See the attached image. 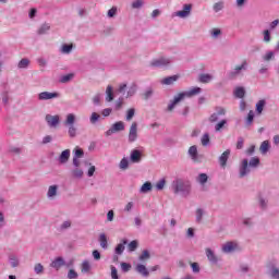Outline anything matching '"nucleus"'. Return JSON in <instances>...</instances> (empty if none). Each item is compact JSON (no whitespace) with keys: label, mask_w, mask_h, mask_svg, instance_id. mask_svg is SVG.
<instances>
[{"label":"nucleus","mask_w":279,"mask_h":279,"mask_svg":"<svg viewBox=\"0 0 279 279\" xmlns=\"http://www.w3.org/2000/svg\"><path fill=\"white\" fill-rule=\"evenodd\" d=\"M260 166V158L252 157L250 160L243 159L239 166V178H247L252 173V169H258Z\"/></svg>","instance_id":"nucleus-1"},{"label":"nucleus","mask_w":279,"mask_h":279,"mask_svg":"<svg viewBox=\"0 0 279 279\" xmlns=\"http://www.w3.org/2000/svg\"><path fill=\"white\" fill-rule=\"evenodd\" d=\"M199 93H202L201 87H194L189 92L179 93L177 96H174L172 100H170V104L168 105L167 108L168 112H173L175 106L179 105L180 101H182L183 99H186V97H195V95H199Z\"/></svg>","instance_id":"nucleus-2"},{"label":"nucleus","mask_w":279,"mask_h":279,"mask_svg":"<svg viewBox=\"0 0 279 279\" xmlns=\"http://www.w3.org/2000/svg\"><path fill=\"white\" fill-rule=\"evenodd\" d=\"M172 189L174 195L181 194L183 197L191 195V182L184 181L182 179H177L172 182Z\"/></svg>","instance_id":"nucleus-3"},{"label":"nucleus","mask_w":279,"mask_h":279,"mask_svg":"<svg viewBox=\"0 0 279 279\" xmlns=\"http://www.w3.org/2000/svg\"><path fill=\"white\" fill-rule=\"evenodd\" d=\"M75 114L69 113L63 122V125L68 128V136L70 138H75L77 136V126H75Z\"/></svg>","instance_id":"nucleus-4"},{"label":"nucleus","mask_w":279,"mask_h":279,"mask_svg":"<svg viewBox=\"0 0 279 279\" xmlns=\"http://www.w3.org/2000/svg\"><path fill=\"white\" fill-rule=\"evenodd\" d=\"M266 274L271 279H279V268L276 259H270L266 263Z\"/></svg>","instance_id":"nucleus-5"},{"label":"nucleus","mask_w":279,"mask_h":279,"mask_svg":"<svg viewBox=\"0 0 279 279\" xmlns=\"http://www.w3.org/2000/svg\"><path fill=\"white\" fill-rule=\"evenodd\" d=\"M125 130V123L123 121H118L111 125V128L105 133L106 136H112L117 132H123Z\"/></svg>","instance_id":"nucleus-6"},{"label":"nucleus","mask_w":279,"mask_h":279,"mask_svg":"<svg viewBox=\"0 0 279 279\" xmlns=\"http://www.w3.org/2000/svg\"><path fill=\"white\" fill-rule=\"evenodd\" d=\"M60 93L58 92H41L38 94L39 101H49V99H58Z\"/></svg>","instance_id":"nucleus-7"},{"label":"nucleus","mask_w":279,"mask_h":279,"mask_svg":"<svg viewBox=\"0 0 279 279\" xmlns=\"http://www.w3.org/2000/svg\"><path fill=\"white\" fill-rule=\"evenodd\" d=\"M138 138V124L133 122L129 130V143H136Z\"/></svg>","instance_id":"nucleus-8"},{"label":"nucleus","mask_w":279,"mask_h":279,"mask_svg":"<svg viewBox=\"0 0 279 279\" xmlns=\"http://www.w3.org/2000/svg\"><path fill=\"white\" fill-rule=\"evenodd\" d=\"M241 71H247V61L244 60L242 64L234 68V71L229 72V78L234 80V77L241 75Z\"/></svg>","instance_id":"nucleus-9"},{"label":"nucleus","mask_w":279,"mask_h":279,"mask_svg":"<svg viewBox=\"0 0 279 279\" xmlns=\"http://www.w3.org/2000/svg\"><path fill=\"white\" fill-rule=\"evenodd\" d=\"M169 64H171V59L165 58V57H160L150 62V66H156V68H165V66H169Z\"/></svg>","instance_id":"nucleus-10"},{"label":"nucleus","mask_w":279,"mask_h":279,"mask_svg":"<svg viewBox=\"0 0 279 279\" xmlns=\"http://www.w3.org/2000/svg\"><path fill=\"white\" fill-rule=\"evenodd\" d=\"M205 254L208 262L211 265H217V263H219V257L215 254V251L211 250L210 247L205 248Z\"/></svg>","instance_id":"nucleus-11"},{"label":"nucleus","mask_w":279,"mask_h":279,"mask_svg":"<svg viewBox=\"0 0 279 279\" xmlns=\"http://www.w3.org/2000/svg\"><path fill=\"white\" fill-rule=\"evenodd\" d=\"M46 122L49 128H58L60 125V116L46 114Z\"/></svg>","instance_id":"nucleus-12"},{"label":"nucleus","mask_w":279,"mask_h":279,"mask_svg":"<svg viewBox=\"0 0 279 279\" xmlns=\"http://www.w3.org/2000/svg\"><path fill=\"white\" fill-rule=\"evenodd\" d=\"M64 266H66V262L61 256L56 257L50 264V267H52V269H56L57 271H59V269H62V267Z\"/></svg>","instance_id":"nucleus-13"},{"label":"nucleus","mask_w":279,"mask_h":279,"mask_svg":"<svg viewBox=\"0 0 279 279\" xmlns=\"http://www.w3.org/2000/svg\"><path fill=\"white\" fill-rule=\"evenodd\" d=\"M216 110L217 111L209 117V123H217L219 117H225L226 114V110L221 107H217Z\"/></svg>","instance_id":"nucleus-14"},{"label":"nucleus","mask_w":279,"mask_h":279,"mask_svg":"<svg viewBox=\"0 0 279 279\" xmlns=\"http://www.w3.org/2000/svg\"><path fill=\"white\" fill-rule=\"evenodd\" d=\"M230 158V149L225 150L220 157L218 158L219 165L222 169H226L228 167V160Z\"/></svg>","instance_id":"nucleus-15"},{"label":"nucleus","mask_w":279,"mask_h":279,"mask_svg":"<svg viewBox=\"0 0 279 279\" xmlns=\"http://www.w3.org/2000/svg\"><path fill=\"white\" fill-rule=\"evenodd\" d=\"M70 158H71V149H65L59 155L58 162L59 165H66Z\"/></svg>","instance_id":"nucleus-16"},{"label":"nucleus","mask_w":279,"mask_h":279,"mask_svg":"<svg viewBox=\"0 0 279 279\" xmlns=\"http://www.w3.org/2000/svg\"><path fill=\"white\" fill-rule=\"evenodd\" d=\"M130 160L133 163H138L141 160H143V153L138 149H133L131 151Z\"/></svg>","instance_id":"nucleus-17"},{"label":"nucleus","mask_w":279,"mask_h":279,"mask_svg":"<svg viewBox=\"0 0 279 279\" xmlns=\"http://www.w3.org/2000/svg\"><path fill=\"white\" fill-rule=\"evenodd\" d=\"M192 8H193L192 4H184L183 5V10L182 11H178L175 13V15L179 16L180 19H186V16L191 15Z\"/></svg>","instance_id":"nucleus-18"},{"label":"nucleus","mask_w":279,"mask_h":279,"mask_svg":"<svg viewBox=\"0 0 279 279\" xmlns=\"http://www.w3.org/2000/svg\"><path fill=\"white\" fill-rule=\"evenodd\" d=\"M189 156L192 158L193 162H201L199 153H197V146L193 145L187 150Z\"/></svg>","instance_id":"nucleus-19"},{"label":"nucleus","mask_w":279,"mask_h":279,"mask_svg":"<svg viewBox=\"0 0 279 279\" xmlns=\"http://www.w3.org/2000/svg\"><path fill=\"white\" fill-rule=\"evenodd\" d=\"M236 251V243L234 242H227L222 245L223 254H232V252Z\"/></svg>","instance_id":"nucleus-20"},{"label":"nucleus","mask_w":279,"mask_h":279,"mask_svg":"<svg viewBox=\"0 0 279 279\" xmlns=\"http://www.w3.org/2000/svg\"><path fill=\"white\" fill-rule=\"evenodd\" d=\"M178 80H180V75L167 76L163 80H161V84L163 86H171V85L175 84V82H178Z\"/></svg>","instance_id":"nucleus-21"},{"label":"nucleus","mask_w":279,"mask_h":279,"mask_svg":"<svg viewBox=\"0 0 279 279\" xmlns=\"http://www.w3.org/2000/svg\"><path fill=\"white\" fill-rule=\"evenodd\" d=\"M135 271L140 274V276H143V278H148L149 276V270L143 264H137L135 267Z\"/></svg>","instance_id":"nucleus-22"},{"label":"nucleus","mask_w":279,"mask_h":279,"mask_svg":"<svg viewBox=\"0 0 279 279\" xmlns=\"http://www.w3.org/2000/svg\"><path fill=\"white\" fill-rule=\"evenodd\" d=\"M128 245V239H122L121 243H119L116 248L114 252L118 256H121V254H123V252H125V246Z\"/></svg>","instance_id":"nucleus-23"},{"label":"nucleus","mask_w":279,"mask_h":279,"mask_svg":"<svg viewBox=\"0 0 279 279\" xmlns=\"http://www.w3.org/2000/svg\"><path fill=\"white\" fill-rule=\"evenodd\" d=\"M58 196V185H50L47 192L48 199H56Z\"/></svg>","instance_id":"nucleus-24"},{"label":"nucleus","mask_w":279,"mask_h":279,"mask_svg":"<svg viewBox=\"0 0 279 279\" xmlns=\"http://www.w3.org/2000/svg\"><path fill=\"white\" fill-rule=\"evenodd\" d=\"M106 101H114V92L112 85H108L106 89Z\"/></svg>","instance_id":"nucleus-25"},{"label":"nucleus","mask_w":279,"mask_h":279,"mask_svg":"<svg viewBox=\"0 0 279 279\" xmlns=\"http://www.w3.org/2000/svg\"><path fill=\"white\" fill-rule=\"evenodd\" d=\"M198 82H201V84H209V82H213V75L206 73L199 74Z\"/></svg>","instance_id":"nucleus-26"},{"label":"nucleus","mask_w":279,"mask_h":279,"mask_svg":"<svg viewBox=\"0 0 279 279\" xmlns=\"http://www.w3.org/2000/svg\"><path fill=\"white\" fill-rule=\"evenodd\" d=\"M271 149V145L269 144V141H264L259 146V151L263 156L267 154Z\"/></svg>","instance_id":"nucleus-27"},{"label":"nucleus","mask_w":279,"mask_h":279,"mask_svg":"<svg viewBox=\"0 0 279 279\" xmlns=\"http://www.w3.org/2000/svg\"><path fill=\"white\" fill-rule=\"evenodd\" d=\"M90 262H88V259L83 260V263L81 264V272L90 274Z\"/></svg>","instance_id":"nucleus-28"},{"label":"nucleus","mask_w":279,"mask_h":279,"mask_svg":"<svg viewBox=\"0 0 279 279\" xmlns=\"http://www.w3.org/2000/svg\"><path fill=\"white\" fill-rule=\"evenodd\" d=\"M154 189V185H151V182L146 181L140 189V193H149Z\"/></svg>","instance_id":"nucleus-29"},{"label":"nucleus","mask_w":279,"mask_h":279,"mask_svg":"<svg viewBox=\"0 0 279 279\" xmlns=\"http://www.w3.org/2000/svg\"><path fill=\"white\" fill-rule=\"evenodd\" d=\"M49 29H51V25H49V23H44L37 31V34L39 36H43L45 34H47V32H49Z\"/></svg>","instance_id":"nucleus-30"},{"label":"nucleus","mask_w":279,"mask_h":279,"mask_svg":"<svg viewBox=\"0 0 279 279\" xmlns=\"http://www.w3.org/2000/svg\"><path fill=\"white\" fill-rule=\"evenodd\" d=\"M99 243L102 250H108V238L106 236V233L99 235Z\"/></svg>","instance_id":"nucleus-31"},{"label":"nucleus","mask_w":279,"mask_h":279,"mask_svg":"<svg viewBox=\"0 0 279 279\" xmlns=\"http://www.w3.org/2000/svg\"><path fill=\"white\" fill-rule=\"evenodd\" d=\"M266 104H267V101H265V99H262V100H259V101L255 105L257 114H263V110H264Z\"/></svg>","instance_id":"nucleus-32"},{"label":"nucleus","mask_w":279,"mask_h":279,"mask_svg":"<svg viewBox=\"0 0 279 279\" xmlns=\"http://www.w3.org/2000/svg\"><path fill=\"white\" fill-rule=\"evenodd\" d=\"M72 175L77 180H82L84 178V170L80 168H75L74 170H72Z\"/></svg>","instance_id":"nucleus-33"},{"label":"nucleus","mask_w":279,"mask_h":279,"mask_svg":"<svg viewBox=\"0 0 279 279\" xmlns=\"http://www.w3.org/2000/svg\"><path fill=\"white\" fill-rule=\"evenodd\" d=\"M234 97H236L238 99H243V97H245V88L236 87L234 90Z\"/></svg>","instance_id":"nucleus-34"},{"label":"nucleus","mask_w":279,"mask_h":279,"mask_svg":"<svg viewBox=\"0 0 279 279\" xmlns=\"http://www.w3.org/2000/svg\"><path fill=\"white\" fill-rule=\"evenodd\" d=\"M201 143L203 147H208L210 145V134L205 133L201 138Z\"/></svg>","instance_id":"nucleus-35"},{"label":"nucleus","mask_w":279,"mask_h":279,"mask_svg":"<svg viewBox=\"0 0 279 279\" xmlns=\"http://www.w3.org/2000/svg\"><path fill=\"white\" fill-rule=\"evenodd\" d=\"M136 250H138V241L133 240L128 244V251L129 252H136Z\"/></svg>","instance_id":"nucleus-36"},{"label":"nucleus","mask_w":279,"mask_h":279,"mask_svg":"<svg viewBox=\"0 0 279 279\" xmlns=\"http://www.w3.org/2000/svg\"><path fill=\"white\" fill-rule=\"evenodd\" d=\"M206 182H208V174H206V173L198 174L197 183L204 185V184H206Z\"/></svg>","instance_id":"nucleus-37"},{"label":"nucleus","mask_w":279,"mask_h":279,"mask_svg":"<svg viewBox=\"0 0 279 279\" xmlns=\"http://www.w3.org/2000/svg\"><path fill=\"white\" fill-rule=\"evenodd\" d=\"M226 125H228V120H221L220 122H218L215 125V131L216 132H221V130H223V128H226Z\"/></svg>","instance_id":"nucleus-38"},{"label":"nucleus","mask_w":279,"mask_h":279,"mask_svg":"<svg viewBox=\"0 0 279 279\" xmlns=\"http://www.w3.org/2000/svg\"><path fill=\"white\" fill-rule=\"evenodd\" d=\"M27 66H29V59L27 58L21 59L17 63L19 69H27Z\"/></svg>","instance_id":"nucleus-39"},{"label":"nucleus","mask_w":279,"mask_h":279,"mask_svg":"<svg viewBox=\"0 0 279 279\" xmlns=\"http://www.w3.org/2000/svg\"><path fill=\"white\" fill-rule=\"evenodd\" d=\"M73 51V44H70V45H66L64 44L62 47H61V53H71Z\"/></svg>","instance_id":"nucleus-40"},{"label":"nucleus","mask_w":279,"mask_h":279,"mask_svg":"<svg viewBox=\"0 0 279 279\" xmlns=\"http://www.w3.org/2000/svg\"><path fill=\"white\" fill-rule=\"evenodd\" d=\"M130 167V161L128 158H122L119 165V168L122 169V171H125Z\"/></svg>","instance_id":"nucleus-41"},{"label":"nucleus","mask_w":279,"mask_h":279,"mask_svg":"<svg viewBox=\"0 0 279 279\" xmlns=\"http://www.w3.org/2000/svg\"><path fill=\"white\" fill-rule=\"evenodd\" d=\"M73 77H74V74L70 73V74L61 76L60 82H61V84H68V82H71V80H73Z\"/></svg>","instance_id":"nucleus-42"},{"label":"nucleus","mask_w":279,"mask_h":279,"mask_svg":"<svg viewBox=\"0 0 279 279\" xmlns=\"http://www.w3.org/2000/svg\"><path fill=\"white\" fill-rule=\"evenodd\" d=\"M204 218V209H196V223H202V219Z\"/></svg>","instance_id":"nucleus-43"},{"label":"nucleus","mask_w":279,"mask_h":279,"mask_svg":"<svg viewBox=\"0 0 279 279\" xmlns=\"http://www.w3.org/2000/svg\"><path fill=\"white\" fill-rule=\"evenodd\" d=\"M99 119H101V116H99V113H97V112H93L89 118V121H90L92 125H95V123H97V121H99Z\"/></svg>","instance_id":"nucleus-44"},{"label":"nucleus","mask_w":279,"mask_h":279,"mask_svg":"<svg viewBox=\"0 0 279 279\" xmlns=\"http://www.w3.org/2000/svg\"><path fill=\"white\" fill-rule=\"evenodd\" d=\"M223 8H225L223 1L216 2V3L213 5L214 12H221V10H223Z\"/></svg>","instance_id":"nucleus-45"},{"label":"nucleus","mask_w":279,"mask_h":279,"mask_svg":"<svg viewBox=\"0 0 279 279\" xmlns=\"http://www.w3.org/2000/svg\"><path fill=\"white\" fill-rule=\"evenodd\" d=\"M254 122V111L251 110L247 114V118H246V126L250 128V125H252V123Z\"/></svg>","instance_id":"nucleus-46"},{"label":"nucleus","mask_w":279,"mask_h":279,"mask_svg":"<svg viewBox=\"0 0 279 279\" xmlns=\"http://www.w3.org/2000/svg\"><path fill=\"white\" fill-rule=\"evenodd\" d=\"M73 158H84V150L80 147H76L74 149V156Z\"/></svg>","instance_id":"nucleus-47"},{"label":"nucleus","mask_w":279,"mask_h":279,"mask_svg":"<svg viewBox=\"0 0 279 279\" xmlns=\"http://www.w3.org/2000/svg\"><path fill=\"white\" fill-rule=\"evenodd\" d=\"M191 268L193 270V274H199L201 268H199V264L197 262H190Z\"/></svg>","instance_id":"nucleus-48"},{"label":"nucleus","mask_w":279,"mask_h":279,"mask_svg":"<svg viewBox=\"0 0 279 279\" xmlns=\"http://www.w3.org/2000/svg\"><path fill=\"white\" fill-rule=\"evenodd\" d=\"M151 95H154V89L148 88L146 92L142 94V97L145 101H147V99H149Z\"/></svg>","instance_id":"nucleus-49"},{"label":"nucleus","mask_w":279,"mask_h":279,"mask_svg":"<svg viewBox=\"0 0 279 279\" xmlns=\"http://www.w3.org/2000/svg\"><path fill=\"white\" fill-rule=\"evenodd\" d=\"M151 258V255L149 254V251L145 250L143 251L142 255L140 256V260H149Z\"/></svg>","instance_id":"nucleus-50"},{"label":"nucleus","mask_w":279,"mask_h":279,"mask_svg":"<svg viewBox=\"0 0 279 279\" xmlns=\"http://www.w3.org/2000/svg\"><path fill=\"white\" fill-rule=\"evenodd\" d=\"M167 184V180L161 179L156 183V189L157 191H162V189H165V185Z\"/></svg>","instance_id":"nucleus-51"},{"label":"nucleus","mask_w":279,"mask_h":279,"mask_svg":"<svg viewBox=\"0 0 279 279\" xmlns=\"http://www.w3.org/2000/svg\"><path fill=\"white\" fill-rule=\"evenodd\" d=\"M136 113V110L134 108H131L126 111V121H132L134 119V114Z\"/></svg>","instance_id":"nucleus-52"},{"label":"nucleus","mask_w":279,"mask_h":279,"mask_svg":"<svg viewBox=\"0 0 279 279\" xmlns=\"http://www.w3.org/2000/svg\"><path fill=\"white\" fill-rule=\"evenodd\" d=\"M267 199L263 198V196H259V206L262 210H267Z\"/></svg>","instance_id":"nucleus-53"},{"label":"nucleus","mask_w":279,"mask_h":279,"mask_svg":"<svg viewBox=\"0 0 279 279\" xmlns=\"http://www.w3.org/2000/svg\"><path fill=\"white\" fill-rule=\"evenodd\" d=\"M210 34H211V38L217 39L221 35V31L219 28H213L210 31Z\"/></svg>","instance_id":"nucleus-54"},{"label":"nucleus","mask_w":279,"mask_h":279,"mask_svg":"<svg viewBox=\"0 0 279 279\" xmlns=\"http://www.w3.org/2000/svg\"><path fill=\"white\" fill-rule=\"evenodd\" d=\"M134 95H136V85H132L129 90H128V94H126V97H134Z\"/></svg>","instance_id":"nucleus-55"},{"label":"nucleus","mask_w":279,"mask_h":279,"mask_svg":"<svg viewBox=\"0 0 279 279\" xmlns=\"http://www.w3.org/2000/svg\"><path fill=\"white\" fill-rule=\"evenodd\" d=\"M264 62H269L274 60V51H268L264 57H263Z\"/></svg>","instance_id":"nucleus-56"},{"label":"nucleus","mask_w":279,"mask_h":279,"mask_svg":"<svg viewBox=\"0 0 279 279\" xmlns=\"http://www.w3.org/2000/svg\"><path fill=\"white\" fill-rule=\"evenodd\" d=\"M264 43H271V33L269 29L264 31Z\"/></svg>","instance_id":"nucleus-57"},{"label":"nucleus","mask_w":279,"mask_h":279,"mask_svg":"<svg viewBox=\"0 0 279 279\" xmlns=\"http://www.w3.org/2000/svg\"><path fill=\"white\" fill-rule=\"evenodd\" d=\"M121 269H122V271H124V274H128V271H130L132 269V265L123 262V263H121Z\"/></svg>","instance_id":"nucleus-58"},{"label":"nucleus","mask_w":279,"mask_h":279,"mask_svg":"<svg viewBox=\"0 0 279 279\" xmlns=\"http://www.w3.org/2000/svg\"><path fill=\"white\" fill-rule=\"evenodd\" d=\"M132 8H133V10H138V9L143 8V0H136V1L132 2Z\"/></svg>","instance_id":"nucleus-59"},{"label":"nucleus","mask_w":279,"mask_h":279,"mask_svg":"<svg viewBox=\"0 0 279 279\" xmlns=\"http://www.w3.org/2000/svg\"><path fill=\"white\" fill-rule=\"evenodd\" d=\"M110 269H111V278L119 279V271L117 270V267L110 266Z\"/></svg>","instance_id":"nucleus-60"},{"label":"nucleus","mask_w":279,"mask_h":279,"mask_svg":"<svg viewBox=\"0 0 279 279\" xmlns=\"http://www.w3.org/2000/svg\"><path fill=\"white\" fill-rule=\"evenodd\" d=\"M34 270L36 274H43L45 271V267L43 266V264H36L34 267Z\"/></svg>","instance_id":"nucleus-61"},{"label":"nucleus","mask_w":279,"mask_h":279,"mask_svg":"<svg viewBox=\"0 0 279 279\" xmlns=\"http://www.w3.org/2000/svg\"><path fill=\"white\" fill-rule=\"evenodd\" d=\"M107 16H109V19H114V16H117V7H112L108 13Z\"/></svg>","instance_id":"nucleus-62"},{"label":"nucleus","mask_w":279,"mask_h":279,"mask_svg":"<svg viewBox=\"0 0 279 279\" xmlns=\"http://www.w3.org/2000/svg\"><path fill=\"white\" fill-rule=\"evenodd\" d=\"M10 265L11 267H19V259L15 256L10 257Z\"/></svg>","instance_id":"nucleus-63"},{"label":"nucleus","mask_w":279,"mask_h":279,"mask_svg":"<svg viewBox=\"0 0 279 279\" xmlns=\"http://www.w3.org/2000/svg\"><path fill=\"white\" fill-rule=\"evenodd\" d=\"M77 271H75V269H70L69 272H68V278L69 279H75L77 278Z\"/></svg>","instance_id":"nucleus-64"}]
</instances>
